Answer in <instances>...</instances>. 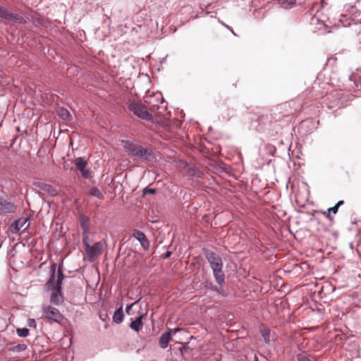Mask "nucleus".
Masks as SVG:
<instances>
[{
	"label": "nucleus",
	"instance_id": "49530a36",
	"mask_svg": "<svg viewBox=\"0 0 361 361\" xmlns=\"http://www.w3.org/2000/svg\"><path fill=\"white\" fill-rule=\"evenodd\" d=\"M254 361H259L258 357L256 355H255Z\"/></svg>",
	"mask_w": 361,
	"mask_h": 361
},
{
	"label": "nucleus",
	"instance_id": "a18cd8bd",
	"mask_svg": "<svg viewBox=\"0 0 361 361\" xmlns=\"http://www.w3.org/2000/svg\"><path fill=\"white\" fill-rule=\"evenodd\" d=\"M341 18H341V19H340V21H341V22H343V18H345V16H343V15H342V16H341Z\"/></svg>",
	"mask_w": 361,
	"mask_h": 361
},
{
	"label": "nucleus",
	"instance_id": "cd10ccee",
	"mask_svg": "<svg viewBox=\"0 0 361 361\" xmlns=\"http://www.w3.org/2000/svg\"><path fill=\"white\" fill-rule=\"evenodd\" d=\"M82 176L85 178H89L90 177V171L88 169H84L83 170L80 171Z\"/></svg>",
	"mask_w": 361,
	"mask_h": 361
},
{
	"label": "nucleus",
	"instance_id": "9d476101",
	"mask_svg": "<svg viewBox=\"0 0 361 361\" xmlns=\"http://www.w3.org/2000/svg\"><path fill=\"white\" fill-rule=\"evenodd\" d=\"M33 185L36 189L42 190L44 193L50 195L51 197H55L58 192L55 188L52 185L41 181H35Z\"/></svg>",
	"mask_w": 361,
	"mask_h": 361
},
{
	"label": "nucleus",
	"instance_id": "58836bf2",
	"mask_svg": "<svg viewBox=\"0 0 361 361\" xmlns=\"http://www.w3.org/2000/svg\"><path fill=\"white\" fill-rule=\"evenodd\" d=\"M99 318H100L102 321H104V322H105V321H106L107 319H109L107 314H99Z\"/></svg>",
	"mask_w": 361,
	"mask_h": 361
},
{
	"label": "nucleus",
	"instance_id": "f704fd0d",
	"mask_svg": "<svg viewBox=\"0 0 361 361\" xmlns=\"http://www.w3.org/2000/svg\"><path fill=\"white\" fill-rule=\"evenodd\" d=\"M338 208L336 205H334V207L329 208L327 210L329 212H332L334 214H336L338 212Z\"/></svg>",
	"mask_w": 361,
	"mask_h": 361
},
{
	"label": "nucleus",
	"instance_id": "a19ab883",
	"mask_svg": "<svg viewBox=\"0 0 361 361\" xmlns=\"http://www.w3.org/2000/svg\"><path fill=\"white\" fill-rule=\"evenodd\" d=\"M135 302L130 305H127L126 308V311L128 314H129V310L131 309V307H133V305L135 304Z\"/></svg>",
	"mask_w": 361,
	"mask_h": 361
},
{
	"label": "nucleus",
	"instance_id": "c85d7f7f",
	"mask_svg": "<svg viewBox=\"0 0 361 361\" xmlns=\"http://www.w3.org/2000/svg\"><path fill=\"white\" fill-rule=\"evenodd\" d=\"M193 175L195 176L198 178H202L204 176L203 172L199 169H195Z\"/></svg>",
	"mask_w": 361,
	"mask_h": 361
},
{
	"label": "nucleus",
	"instance_id": "ea45409f",
	"mask_svg": "<svg viewBox=\"0 0 361 361\" xmlns=\"http://www.w3.org/2000/svg\"><path fill=\"white\" fill-rule=\"evenodd\" d=\"M171 252L167 251L166 252L164 253L163 257H164V259H167L171 256Z\"/></svg>",
	"mask_w": 361,
	"mask_h": 361
},
{
	"label": "nucleus",
	"instance_id": "2eb2a0df",
	"mask_svg": "<svg viewBox=\"0 0 361 361\" xmlns=\"http://www.w3.org/2000/svg\"><path fill=\"white\" fill-rule=\"evenodd\" d=\"M79 221H80V224L82 231H90V219L87 216H86L83 214H80Z\"/></svg>",
	"mask_w": 361,
	"mask_h": 361
},
{
	"label": "nucleus",
	"instance_id": "7c9ffc66",
	"mask_svg": "<svg viewBox=\"0 0 361 361\" xmlns=\"http://www.w3.org/2000/svg\"><path fill=\"white\" fill-rule=\"evenodd\" d=\"M156 192V189L154 188H145L144 190V194H146V193H150V194H154Z\"/></svg>",
	"mask_w": 361,
	"mask_h": 361
},
{
	"label": "nucleus",
	"instance_id": "f8f14e48",
	"mask_svg": "<svg viewBox=\"0 0 361 361\" xmlns=\"http://www.w3.org/2000/svg\"><path fill=\"white\" fill-rule=\"evenodd\" d=\"M350 88L361 87V71H357L349 75L348 78Z\"/></svg>",
	"mask_w": 361,
	"mask_h": 361
},
{
	"label": "nucleus",
	"instance_id": "423d86ee",
	"mask_svg": "<svg viewBox=\"0 0 361 361\" xmlns=\"http://www.w3.org/2000/svg\"><path fill=\"white\" fill-rule=\"evenodd\" d=\"M42 312L44 317L56 323H61L64 318L63 315L57 308L51 305L44 307Z\"/></svg>",
	"mask_w": 361,
	"mask_h": 361
},
{
	"label": "nucleus",
	"instance_id": "f257e3e1",
	"mask_svg": "<svg viewBox=\"0 0 361 361\" xmlns=\"http://www.w3.org/2000/svg\"><path fill=\"white\" fill-rule=\"evenodd\" d=\"M203 254L209 262L216 282L222 286L225 282V274L223 271V262L221 257L212 250L204 248Z\"/></svg>",
	"mask_w": 361,
	"mask_h": 361
},
{
	"label": "nucleus",
	"instance_id": "a878e982",
	"mask_svg": "<svg viewBox=\"0 0 361 361\" xmlns=\"http://www.w3.org/2000/svg\"><path fill=\"white\" fill-rule=\"evenodd\" d=\"M32 22L35 25H40L42 24V20L38 16L37 13L30 14Z\"/></svg>",
	"mask_w": 361,
	"mask_h": 361
},
{
	"label": "nucleus",
	"instance_id": "2f4dec72",
	"mask_svg": "<svg viewBox=\"0 0 361 361\" xmlns=\"http://www.w3.org/2000/svg\"><path fill=\"white\" fill-rule=\"evenodd\" d=\"M211 290L215 291V292H217L219 294H221L223 290L220 288H219L217 286L213 285L212 286V287L210 288Z\"/></svg>",
	"mask_w": 361,
	"mask_h": 361
},
{
	"label": "nucleus",
	"instance_id": "473e14b6",
	"mask_svg": "<svg viewBox=\"0 0 361 361\" xmlns=\"http://www.w3.org/2000/svg\"><path fill=\"white\" fill-rule=\"evenodd\" d=\"M211 290L215 291V292H217L219 294H221L223 290L220 288H219L217 286L213 285L212 286V287L210 288Z\"/></svg>",
	"mask_w": 361,
	"mask_h": 361
},
{
	"label": "nucleus",
	"instance_id": "79ce46f5",
	"mask_svg": "<svg viewBox=\"0 0 361 361\" xmlns=\"http://www.w3.org/2000/svg\"><path fill=\"white\" fill-rule=\"evenodd\" d=\"M221 24H222L224 27H226V28H227L228 30H231V31L232 32V33H233V35H235V32L233 31V30H232V29H231L228 25H226V24H225V23H221Z\"/></svg>",
	"mask_w": 361,
	"mask_h": 361
},
{
	"label": "nucleus",
	"instance_id": "f3484780",
	"mask_svg": "<svg viewBox=\"0 0 361 361\" xmlns=\"http://www.w3.org/2000/svg\"><path fill=\"white\" fill-rule=\"evenodd\" d=\"M124 314L123 311V306L121 305L115 311L113 315V321L116 324H121L123 320Z\"/></svg>",
	"mask_w": 361,
	"mask_h": 361
},
{
	"label": "nucleus",
	"instance_id": "20e7f679",
	"mask_svg": "<svg viewBox=\"0 0 361 361\" xmlns=\"http://www.w3.org/2000/svg\"><path fill=\"white\" fill-rule=\"evenodd\" d=\"M128 109L138 118L147 121H152L154 118L147 107L140 102H130L127 104Z\"/></svg>",
	"mask_w": 361,
	"mask_h": 361
},
{
	"label": "nucleus",
	"instance_id": "f03ea898",
	"mask_svg": "<svg viewBox=\"0 0 361 361\" xmlns=\"http://www.w3.org/2000/svg\"><path fill=\"white\" fill-rule=\"evenodd\" d=\"M123 147L130 157L142 158L149 161L154 158L152 149L145 148L131 140L123 141Z\"/></svg>",
	"mask_w": 361,
	"mask_h": 361
},
{
	"label": "nucleus",
	"instance_id": "6e6552de",
	"mask_svg": "<svg viewBox=\"0 0 361 361\" xmlns=\"http://www.w3.org/2000/svg\"><path fill=\"white\" fill-rule=\"evenodd\" d=\"M104 246L105 243L102 240L97 242L94 245H88L85 250L90 260H92L96 256L100 255Z\"/></svg>",
	"mask_w": 361,
	"mask_h": 361
},
{
	"label": "nucleus",
	"instance_id": "a211bd4d",
	"mask_svg": "<svg viewBox=\"0 0 361 361\" xmlns=\"http://www.w3.org/2000/svg\"><path fill=\"white\" fill-rule=\"evenodd\" d=\"M89 194L93 197L98 198L99 200H103L104 198V194L97 187H91L89 189Z\"/></svg>",
	"mask_w": 361,
	"mask_h": 361
},
{
	"label": "nucleus",
	"instance_id": "39448f33",
	"mask_svg": "<svg viewBox=\"0 0 361 361\" xmlns=\"http://www.w3.org/2000/svg\"><path fill=\"white\" fill-rule=\"evenodd\" d=\"M343 92L341 90H334L326 96L325 99V104L329 109H334L336 108L338 109L344 106L345 102V99L343 98Z\"/></svg>",
	"mask_w": 361,
	"mask_h": 361
},
{
	"label": "nucleus",
	"instance_id": "7ed1b4c3",
	"mask_svg": "<svg viewBox=\"0 0 361 361\" xmlns=\"http://www.w3.org/2000/svg\"><path fill=\"white\" fill-rule=\"evenodd\" d=\"M0 20L20 25H24L27 23L25 17L15 12L11 6L3 2H0Z\"/></svg>",
	"mask_w": 361,
	"mask_h": 361
},
{
	"label": "nucleus",
	"instance_id": "412c9836",
	"mask_svg": "<svg viewBox=\"0 0 361 361\" xmlns=\"http://www.w3.org/2000/svg\"><path fill=\"white\" fill-rule=\"evenodd\" d=\"M133 236L140 243L147 239L145 234L139 230H134L133 232Z\"/></svg>",
	"mask_w": 361,
	"mask_h": 361
},
{
	"label": "nucleus",
	"instance_id": "5701e85b",
	"mask_svg": "<svg viewBox=\"0 0 361 361\" xmlns=\"http://www.w3.org/2000/svg\"><path fill=\"white\" fill-rule=\"evenodd\" d=\"M90 233V231H82V244L85 247V250L87 249L88 245H90L89 238Z\"/></svg>",
	"mask_w": 361,
	"mask_h": 361
},
{
	"label": "nucleus",
	"instance_id": "4468645a",
	"mask_svg": "<svg viewBox=\"0 0 361 361\" xmlns=\"http://www.w3.org/2000/svg\"><path fill=\"white\" fill-rule=\"evenodd\" d=\"M304 1L305 0H278V4L280 7L284 9H290L296 4L302 5Z\"/></svg>",
	"mask_w": 361,
	"mask_h": 361
},
{
	"label": "nucleus",
	"instance_id": "9b49d317",
	"mask_svg": "<svg viewBox=\"0 0 361 361\" xmlns=\"http://www.w3.org/2000/svg\"><path fill=\"white\" fill-rule=\"evenodd\" d=\"M52 290V293L50 298V302L56 305H60L63 302V296L62 294V288H48Z\"/></svg>",
	"mask_w": 361,
	"mask_h": 361
},
{
	"label": "nucleus",
	"instance_id": "1a4fd4ad",
	"mask_svg": "<svg viewBox=\"0 0 361 361\" xmlns=\"http://www.w3.org/2000/svg\"><path fill=\"white\" fill-rule=\"evenodd\" d=\"M15 204L0 195V215L8 214L16 212Z\"/></svg>",
	"mask_w": 361,
	"mask_h": 361
},
{
	"label": "nucleus",
	"instance_id": "ddd939ff",
	"mask_svg": "<svg viewBox=\"0 0 361 361\" xmlns=\"http://www.w3.org/2000/svg\"><path fill=\"white\" fill-rule=\"evenodd\" d=\"M180 331V329L176 328L174 329H170L168 331L164 333L160 338H159V345L161 348L165 349L169 343V341L171 339V336L172 334H175L176 332Z\"/></svg>",
	"mask_w": 361,
	"mask_h": 361
},
{
	"label": "nucleus",
	"instance_id": "4c0bfd02",
	"mask_svg": "<svg viewBox=\"0 0 361 361\" xmlns=\"http://www.w3.org/2000/svg\"><path fill=\"white\" fill-rule=\"evenodd\" d=\"M324 215L330 221H333V217L331 216L330 212L327 211L323 212Z\"/></svg>",
	"mask_w": 361,
	"mask_h": 361
},
{
	"label": "nucleus",
	"instance_id": "b1692460",
	"mask_svg": "<svg viewBox=\"0 0 361 361\" xmlns=\"http://www.w3.org/2000/svg\"><path fill=\"white\" fill-rule=\"evenodd\" d=\"M26 222L27 219H18L14 222L13 227L15 229L19 231L22 228H23Z\"/></svg>",
	"mask_w": 361,
	"mask_h": 361
},
{
	"label": "nucleus",
	"instance_id": "72a5a7b5",
	"mask_svg": "<svg viewBox=\"0 0 361 361\" xmlns=\"http://www.w3.org/2000/svg\"><path fill=\"white\" fill-rule=\"evenodd\" d=\"M211 290L215 291V292H217L219 294H221L223 290L220 288H219L217 286L213 285L212 286V287L210 288Z\"/></svg>",
	"mask_w": 361,
	"mask_h": 361
},
{
	"label": "nucleus",
	"instance_id": "de8ad7c7",
	"mask_svg": "<svg viewBox=\"0 0 361 361\" xmlns=\"http://www.w3.org/2000/svg\"><path fill=\"white\" fill-rule=\"evenodd\" d=\"M39 196H42V195H44V193L42 192H39Z\"/></svg>",
	"mask_w": 361,
	"mask_h": 361
},
{
	"label": "nucleus",
	"instance_id": "e433bc0d",
	"mask_svg": "<svg viewBox=\"0 0 361 361\" xmlns=\"http://www.w3.org/2000/svg\"><path fill=\"white\" fill-rule=\"evenodd\" d=\"M28 325L32 327H35L36 326V322L34 319H29L28 320Z\"/></svg>",
	"mask_w": 361,
	"mask_h": 361
},
{
	"label": "nucleus",
	"instance_id": "dca6fc26",
	"mask_svg": "<svg viewBox=\"0 0 361 361\" xmlns=\"http://www.w3.org/2000/svg\"><path fill=\"white\" fill-rule=\"evenodd\" d=\"M142 317L143 315L141 314L137 317L135 320L131 321L130 324V329L136 332H139L143 326Z\"/></svg>",
	"mask_w": 361,
	"mask_h": 361
},
{
	"label": "nucleus",
	"instance_id": "c756f323",
	"mask_svg": "<svg viewBox=\"0 0 361 361\" xmlns=\"http://www.w3.org/2000/svg\"><path fill=\"white\" fill-rule=\"evenodd\" d=\"M141 246L143 247V249L145 250H147L149 249V241L148 240V239L147 238L146 240H145L143 242H141L140 243Z\"/></svg>",
	"mask_w": 361,
	"mask_h": 361
},
{
	"label": "nucleus",
	"instance_id": "0eeeda50",
	"mask_svg": "<svg viewBox=\"0 0 361 361\" xmlns=\"http://www.w3.org/2000/svg\"><path fill=\"white\" fill-rule=\"evenodd\" d=\"M51 275L47 283V288H62V283L64 279V275L63 274L62 269L59 267L58 269V276L57 279H55V271H56V264H53L51 266Z\"/></svg>",
	"mask_w": 361,
	"mask_h": 361
},
{
	"label": "nucleus",
	"instance_id": "aec40b11",
	"mask_svg": "<svg viewBox=\"0 0 361 361\" xmlns=\"http://www.w3.org/2000/svg\"><path fill=\"white\" fill-rule=\"evenodd\" d=\"M75 164L78 171H82L85 169L87 166V161L82 157H78L75 160Z\"/></svg>",
	"mask_w": 361,
	"mask_h": 361
},
{
	"label": "nucleus",
	"instance_id": "6ab92c4d",
	"mask_svg": "<svg viewBox=\"0 0 361 361\" xmlns=\"http://www.w3.org/2000/svg\"><path fill=\"white\" fill-rule=\"evenodd\" d=\"M260 334L265 343L268 344L270 342L271 331L268 328L263 327L260 329Z\"/></svg>",
	"mask_w": 361,
	"mask_h": 361
},
{
	"label": "nucleus",
	"instance_id": "4be33fe9",
	"mask_svg": "<svg viewBox=\"0 0 361 361\" xmlns=\"http://www.w3.org/2000/svg\"><path fill=\"white\" fill-rule=\"evenodd\" d=\"M27 348V345L24 343H19L9 348L10 351L13 353H21Z\"/></svg>",
	"mask_w": 361,
	"mask_h": 361
},
{
	"label": "nucleus",
	"instance_id": "37998d69",
	"mask_svg": "<svg viewBox=\"0 0 361 361\" xmlns=\"http://www.w3.org/2000/svg\"><path fill=\"white\" fill-rule=\"evenodd\" d=\"M343 203H344V202H343V200H340V201H338V202L335 205H336L338 208H339V207H340L341 205H342Z\"/></svg>",
	"mask_w": 361,
	"mask_h": 361
},
{
	"label": "nucleus",
	"instance_id": "c9c22d12",
	"mask_svg": "<svg viewBox=\"0 0 361 361\" xmlns=\"http://www.w3.org/2000/svg\"><path fill=\"white\" fill-rule=\"evenodd\" d=\"M63 112L61 114V116L64 118V119H66L68 117L71 116V114L70 113L67 111V110H64L63 111Z\"/></svg>",
	"mask_w": 361,
	"mask_h": 361
},
{
	"label": "nucleus",
	"instance_id": "c03bdc74",
	"mask_svg": "<svg viewBox=\"0 0 361 361\" xmlns=\"http://www.w3.org/2000/svg\"><path fill=\"white\" fill-rule=\"evenodd\" d=\"M212 286H213L212 283H208L206 286H207V288H210L212 287Z\"/></svg>",
	"mask_w": 361,
	"mask_h": 361
},
{
	"label": "nucleus",
	"instance_id": "bb28decb",
	"mask_svg": "<svg viewBox=\"0 0 361 361\" xmlns=\"http://www.w3.org/2000/svg\"><path fill=\"white\" fill-rule=\"evenodd\" d=\"M296 359L298 361H311L310 359V355H307L304 353L297 354Z\"/></svg>",
	"mask_w": 361,
	"mask_h": 361
},
{
	"label": "nucleus",
	"instance_id": "393cba45",
	"mask_svg": "<svg viewBox=\"0 0 361 361\" xmlns=\"http://www.w3.org/2000/svg\"><path fill=\"white\" fill-rule=\"evenodd\" d=\"M16 334L19 337H26L29 334V329L27 328H18L16 329Z\"/></svg>",
	"mask_w": 361,
	"mask_h": 361
}]
</instances>
